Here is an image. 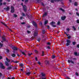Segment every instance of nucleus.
Wrapping results in <instances>:
<instances>
[{"label": "nucleus", "instance_id": "obj_1", "mask_svg": "<svg viewBox=\"0 0 79 79\" xmlns=\"http://www.w3.org/2000/svg\"><path fill=\"white\" fill-rule=\"evenodd\" d=\"M67 43L66 44V46H68L69 44H70V43H71V41L69 40H66Z\"/></svg>", "mask_w": 79, "mask_h": 79}, {"label": "nucleus", "instance_id": "obj_2", "mask_svg": "<svg viewBox=\"0 0 79 79\" xmlns=\"http://www.w3.org/2000/svg\"><path fill=\"white\" fill-rule=\"evenodd\" d=\"M50 24H51V26H52V27H56V25H54L55 24V22H52L50 23Z\"/></svg>", "mask_w": 79, "mask_h": 79}, {"label": "nucleus", "instance_id": "obj_3", "mask_svg": "<svg viewBox=\"0 0 79 79\" xmlns=\"http://www.w3.org/2000/svg\"><path fill=\"white\" fill-rule=\"evenodd\" d=\"M0 65L1 68L2 69H5V66L3 65V64L2 62H0Z\"/></svg>", "mask_w": 79, "mask_h": 79}, {"label": "nucleus", "instance_id": "obj_4", "mask_svg": "<svg viewBox=\"0 0 79 79\" xmlns=\"http://www.w3.org/2000/svg\"><path fill=\"white\" fill-rule=\"evenodd\" d=\"M10 8L11 9V12L12 13H14L15 12V9L13 6H11Z\"/></svg>", "mask_w": 79, "mask_h": 79}, {"label": "nucleus", "instance_id": "obj_5", "mask_svg": "<svg viewBox=\"0 0 79 79\" xmlns=\"http://www.w3.org/2000/svg\"><path fill=\"white\" fill-rule=\"evenodd\" d=\"M23 8V10L24 11H27V7L26 6H24Z\"/></svg>", "mask_w": 79, "mask_h": 79}, {"label": "nucleus", "instance_id": "obj_6", "mask_svg": "<svg viewBox=\"0 0 79 79\" xmlns=\"http://www.w3.org/2000/svg\"><path fill=\"white\" fill-rule=\"evenodd\" d=\"M41 75L42 76L41 77H45V74L43 73H41Z\"/></svg>", "mask_w": 79, "mask_h": 79}, {"label": "nucleus", "instance_id": "obj_7", "mask_svg": "<svg viewBox=\"0 0 79 79\" xmlns=\"http://www.w3.org/2000/svg\"><path fill=\"white\" fill-rule=\"evenodd\" d=\"M61 19L63 21H64L65 19H66V16H62L61 18Z\"/></svg>", "mask_w": 79, "mask_h": 79}, {"label": "nucleus", "instance_id": "obj_8", "mask_svg": "<svg viewBox=\"0 0 79 79\" xmlns=\"http://www.w3.org/2000/svg\"><path fill=\"white\" fill-rule=\"evenodd\" d=\"M10 7H7L6 8H4V9L6 10V11H9V10H10Z\"/></svg>", "mask_w": 79, "mask_h": 79}, {"label": "nucleus", "instance_id": "obj_9", "mask_svg": "<svg viewBox=\"0 0 79 79\" xmlns=\"http://www.w3.org/2000/svg\"><path fill=\"white\" fill-rule=\"evenodd\" d=\"M68 62L69 63H72L73 64H74V62L71 60H68Z\"/></svg>", "mask_w": 79, "mask_h": 79}, {"label": "nucleus", "instance_id": "obj_10", "mask_svg": "<svg viewBox=\"0 0 79 79\" xmlns=\"http://www.w3.org/2000/svg\"><path fill=\"white\" fill-rule=\"evenodd\" d=\"M60 0H51V2L52 3H54L55 2H56V1H60Z\"/></svg>", "mask_w": 79, "mask_h": 79}, {"label": "nucleus", "instance_id": "obj_11", "mask_svg": "<svg viewBox=\"0 0 79 79\" xmlns=\"http://www.w3.org/2000/svg\"><path fill=\"white\" fill-rule=\"evenodd\" d=\"M47 13L45 12L44 13V14L43 15V17H45L46 16H47Z\"/></svg>", "mask_w": 79, "mask_h": 79}, {"label": "nucleus", "instance_id": "obj_12", "mask_svg": "<svg viewBox=\"0 0 79 79\" xmlns=\"http://www.w3.org/2000/svg\"><path fill=\"white\" fill-rule=\"evenodd\" d=\"M48 23V20H45L44 22V25H46Z\"/></svg>", "mask_w": 79, "mask_h": 79}, {"label": "nucleus", "instance_id": "obj_13", "mask_svg": "<svg viewBox=\"0 0 79 79\" xmlns=\"http://www.w3.org/2000/svg\"><path fill=\"white\" fill-rule=\"evenodd\" d=\"M33 24L34 26H37V24H36V23H35V22H33Z\"/></svg>", "mask_w": 79, "mask_h": 79}, {"label": "nucleus", "instance_id": "obj_14", "mask_svg": "<svg viewBox=\"0 0 79 79\" xmlns=\"http://www.w3.org/2000/svg\"><path fill=\"white\" fill-rule=\"evenodd\" d=\"M2 40H3V41H5L6 39H5V36L2 37Z\"/></svg>", "mask_w": 79, "mask_h": 79}, {"label": "nucleus", "instance_id": "obj_15", "mask_svg": "<svg viewBox=\"0 0 79 79\" xmlns=\"http://www.w3.org/2000/svg\"><path fill=\"white\" fill-rule=\"evenodd\" d=\"M5 64L7 65V66H9V64H8V63L7 61H6L5 62Z\"/></svg>", "mask_w": 79, "mask_h": 79}, {"label": "nucleus", "instance_id": "obj_16", "mask_svg": "<svg viewBox=\"0 0 79 79\" xmlns=\"http://www.w3.org/2000/svg\"><path fill=\"white\" fill-rule=\"evenodd\" d=\"M12 62H14V63H19V61H18L17 60L15 61H13Z\"/></svg>", "mask_w": 79, "mask_h": 79}, {"label": "nucleus", "instance_id": "obj_17", "mask_svg": "<svg viewBox=\"0 0 79 79\" xmlns=\"http://www.w3.org/2000/svg\"><path fill=\"white\" fill-rule=\"evenodd\" d=\"M2 1H3V0H0V6L2 5L3 4L1 2Z\"/></svg>", "mask_w": 79, "mask_h": 79}, {"label": "nucleus", "instance_id": "obj_18", "mask_svg": "<svg viewBox=\"0 0 79 79\" xmlns=\"http://www.w3.org/2000/svg\"><path fill=\"white\" fill-rule=\"evenodd\" d=\"M31 74V73L30 72H27L26 73V75H27V76H29V75H30V74Z\"/></svg>", "mask_w": 79, "mask_h": 79}, {"label": "nucleus", "instance_id": "obj_19", "mask_svg": "<svg viewBox=\"0 0 79 79\" xmlns=\"http://www.w3.org/2000/svg\"><path fill=\"white\" fill-rule=\"evenodd\" d=\"M59 10H61V11H63V12H64V10L63 9L61 8H60Z\"/></svg>", "mask_w": 79, "mask_h": 79}, {"label": "nucleus", "instance_id": "obj_20", "mask_svg": "<svg viewBox=\"0 0 79 79\" xmlns=\"http://www.w3.org/2000/svg\"><path fill=\"white\" fill-rule=\"evenodd\" d=\"M13 49L14 50H17V48L14 47L13 48Z\"/></svg>", "mask_w": 79, "mask_h": 79}, {"label": "nucleus", "instance_id": "obj_21", "mask_svg": "<svg viewBox=\"0 0 79 79\" xmlns=\"http://www.w3.org/2000/svg\"><path fill=\"white\" fill-rule=\"evenodd\" d=\"M11 56H12L13 57H15L16 55L15 54H13L12 55H11Z\"/></svg>", "mask_w": 79, "mask_h": 79}, {"label": "nucleus", "instance_id": "obj_22", "mask_svg": "<svg viewBox=\"0 0 79 79\" xmlns=\"http://www.w3.org/2000/svg\"><path fill=\"white\" fill-rule=\"evenodd\" d=\"M74 5L75 6H77V5H78V4H77V2H75L74 3Z\"/></svg>", "mask_w": 79, "mask_h": 79}, {"label": "nucleus", "instance_id": "obj_23", "mask_svg": "<svg viewBox=\"0 0 79 79\" xmlns=\"http://www.w3.org/2000/svg\"><path fill=\"white\" fill-rule=\"evenodd\" d=\"M37 35V33L35 32L34 35V36H36Z\"/></svg>", "mask_w": 79, "mask_h": 79}, {"label": "nucleus", "instance_id": "obj_24", "mask_svg": "<svg viewBox=\"0 0 79 79\" xmlns=\"http://www.w3.org/2000/svg\"><path fill=\"white\" fill-rule=\"evenodd\" d=\"M6 60L7 61H8V62H10V60H9V59H8L7 58H6Z\"/></svg>", "mask_w": 79, "mask_h": 79}, {"label": "nucleus", "instance_id": "obj_25", "mask_svg": "<svg viewBox=\"0 0 79 79\" xmlns=\"http://www.w3.org/2000/svg\"><path fill=\"white\" fill-rule=\"evenodd\" d=\"M74 55H75V56H77V53L76 52H75L74 53Z\"/></svg>", "mask_w": 79, "mask_h": 79}, {"label": "nucleus", "instance_id": "obj_26", "mask_svg": "<svg viewBox=\"0 0 79 79\" xmlns=\"http://www.w3.org/2000/svg\"><path fill=\"white\" fill-rule=\"evenodd\" d=\"M1 23L2 24H3L4 25V26H6V27L7 26H6V24H5V23H3V22H1Z\"/></svg>", "mask_w": 79, "mask_h": 79}, {"label": "nucleus", "instance_id": "obj_27", "mask_svg": "<svg viewBox=\"0 0 79 79\" xmlns=\"http://www.w3.org/2000/svg\"><path fill=\"white\" fill-rule=\"evenodd\" d=\"M73 29L74 30V31H76V28H75V27H74V26H73L72 27Z\"/></svg>", "mask_w": 79, "mask_h": 79}, {"label": "nucleus", "instance_id": "obj_28", "mask_svg": "<svg viewBox=\"0 0 79 79\" xmlns=\"http://www.w3.org/2000/svg\"><path fill=\"white\" fill-rule=\"evenodd\" d=\"M20 66H24V64H20Z\"/></svg>", "mask_w": 79, "mask_h": 79}, {"label": "nucleus", "instance_id": "obj_29", "mask_svg": "<svg viewBox=\"0 0 79 79\" xmlns=\"http://www.w3.org/2000/svg\"><path fill=\"white\" fill-rule=\"evenodd\" d=\"M46 64H48L49 63V62L48 61H45Z\"/></svg>", "mask_w": 79, "mask_h": 79}, {"label": "nucleus", "instance_id": "obj_30", "mask_svg": "<svg viewBox=\"0 0 79 79\" xmlns=\"http://www.w3.org/2000/svg\"><path fill=\"white\" fill-rule=\"evenodd\" d=\"M55 58V56L54 55L52 56V58Z\"/></svg>", "mask_w": 79, "mask_h": 79}, {"label": "nucleus", "instance_id": "obj_31", "mask_svg": "<svg viewBox=\"0 0 79 79\" xmlns=\"http://www.w3.org/2000/svg\"><path fill=\"white\" fill-rule=\"evenodd\" d=\"M44 52L42 51V56H44Z\"/></svg>", "mask_w": 79, "mask_h": 79}, {"label": "nucleus", "instance_id": "obj_32", "mask_svg": "<svg viewBox=\"0 0 79 79\" xmlns=\"http://www.w3.org/2000/svg\"><path fill=\"white\" fill-rule=\"evenodd\" d=\"M14 16L15 17H17V16H18L17 15H16V14H14Z\"/></svg>", "mask_w": 79, "mask_h": 79}, {"label": "nucleus", "instance_id": "obj_33", "mask_svg": "<svg viewBox=\"0 0 79 79\" xmlns=\"http://www.w3.org/2000/svg\"><path fill=\"white\" fill-rule=\"evenodd\" d=\"M6 2H4L3 3V4L4 5H6Z\"/></svg>", "mask_w": 79, "mask_h": 79}, {"label": "nucleus", "instance_id": "obj_34", "mask_svg": "<svg viewBox=\"0 0 79 79\" xmlns=\"http://www.w3.org/2000/svg\"><path fill=\"white\" fill-rule=\"evenodd\" d=\"M40 38H39L38 39V42H40Z\"/></svg>", "mask_w": 79, "mask_h": 79}, {"label": "nucleus", "instance_id": "obj_35", "mask_svg": "<svg viewBox=\"0 0 79 79\" xmlns=\"http://www.w3.org/2000/svg\"><path fill=\"white\" fill-rule=\"evenodd\" d=\"M57 24L58 25H60V22H58L57 23Z\"/></svg>", "mask_w": 79, "mask_h": 79}, {"label": "nucleus", "instance_id": "obj_36", "mask_svg": "<svg viewBox=\"0 0 79 79\" xmlns=\"http://www.w3.org/2000/svg\"><path fill=\"white\" fill-rule=\"evenodd\" d=\"M0 46L1 47H2L3 46V44H1V43H0Z\"/></svg>", "mask_w": 79, "mask_h": 79}, {"label": "nucleus", "instance_id": "obj_37", "mask_svg": "<svg viewBox=\"0 0 79 79\" xmlns=\"http://www.w3.org/2000/svg\"><path fill=\"white\" fill-rule=\"evenodd\" d=\"M66 31H69L70 30L69 28H67V29H66Z\"/></svg>", "mask_w": 79, "mask_h": 79}, {"label": "nucleus", "instance_id": "obj_38", "mask_svg": "<svg viewBox=\"0 0 79 79\" xmlns=\"http://www.w3.org/2000/svg\"><path fill=\"white\" fill-rule=\"evenodd\" d=\"M75 74L77 75V76H78L79 75V74H78V73L76 72V73H75Z\"/></svg>", "mask_w": 79, "mask_h": 79}, {"label": "nucleus", "instance_id": "obj_39", "mask_svg": "<svg viewBox=\"0 0 79 79\" xmlns=\"http://www.w3.org/2000/svg\"><path fill=\"white\" fill-rule=\"evenodd\" d=\"M22 53L23 54V55H26V54H25V53L23 52H22Z\"/></svg>", "mask_w": 79, "mask_h": 79}, {"label": "nucleus", "instance_id": "obj_40", "mask_svg": "<svg viewBox=\"0 0 79 79\" xmlns=\"http://www.w3.org/2000/svg\"><path fill=\"white\" fill-rule=\"evenodd\" d=\"M76 14H77V16H79V13L78 12H77L76 13Z\"/></svg>", "mask_w": 79, "mask_h": 79}, {"label": "nucleus", "instance_id": "obj_41", "mask_svg": "<svg viewBox=\"0 0 79 79\" xmlns=\"http://www.w3.org/2000/svg\"><path fill=\"white\" fill-rule=\"evenodd\" d=\"M32 53L30 54V53H28V56H31V55H32Z\"/></svg>", "mask_w": 79, "mask_h": 79}, {"label": "nucleus", "instance_id": "obj_42", "mask_svg": "<svg viewBox=\"0 0 79 79\" xmlns=\"http://www.w3.org/2000/svg\"><path fill=\"white\" fill-rule=\"evenodd\" d=\"M27 33H28V34H30V33H31V31H27Z\"/></svg>", "mask_w": 79, "mask_h": 79}, {"label": "nucleus", "instance_id": "obj_43", "mask_svg": "<svg viewBox=\"0 0 79 79\" xmlns=\"http://www.w3.org/2000/svg\"><path fill=\"white\" fill-rule=\"evenodd\" d=\"M38 64H39L40 65V62L39 61L38 62Z\"/></svg>", "mask_w": 79, "mask_h": 79}, {"label": "nucleus", "instance_id": "obj_44", "mask_svg": "<svg viewBox=\"0 0 79 79\" xmlns=\"http://www.w3.org/2000/svg\"><path fill=\"white\" fill-rule=\"evenodd\" d=\"M73 45H75V44H76V42H73Z\"/></svg>", "mask_w": 79, "mask_h": 79}, {"label": "nucleus", "instance_id": "obj_45", "mask_svg": "<svg viewBox=\"0 0 79 79\" xmlns=\"http://www.w3.org/2000/svg\"><path fill=\"white\" fill-rule=\"evenodd\" d=\"M2 76V73H0V78Z\"/></svg>", "mask_w": 79, "mask_h": 79}, {"label": "nucleus", "instance_id": "obj_46", "mask_svg": "<svg viewBox=\"0 0 79 79\" xmlns=\"http://www.w3.org/2000/svg\"><path fill=\"white\" fill-rule=\"evenodd\" d=\"M77 23H79V20H77Z\"/></svg>", "mask_w": 79, "mask_h": 79}, {"label": "nucleus", "instance_id": "obj_47", "mask_svg": "<svg viewBox=\"0 0 79 79\" xmlns=\"http://www.w3.org/2000/svg\"><path fill=\"white\" fill-rule=\"evenodd\" d=\"M47 28L48 29H50V26H49L48 25L47 26Z\"/></svg>", "mask_w": 79, "mask_h": 79}, {"label": "nucleus", "instance_id": "obj_48", "mask_svg": "<svg viewBox=\"0 0 79 79\" xmlns=\"http://www.w3.org/2000/svg\"><path fill=\"white\" fill-rule=\"evenodd\" d=\"M64 34H66V35H67V36H68V35H68V34H67V33H66V32H64Z\"/></svg>", "mask_w": 79, "mask_h": 79}, {"label": "nucleus", "instance_id": "obj_49", "mask_svg": "<svg viewBox=\"0 0 79 79\" xmlns=\"http://www.w3.org/2000/svg\"><path fill=\"white\" fill-rule=\"evenodd\" d=\"M68 39H70V38H71V36H68Z\"/></svg>", "mask_w": 79, "mask_h": 79}, {"label": "nucleus", "instance_id": "obj_50", "mask_svg": "<svg viewBox=\"0 0 79 79\" xmlns=\"http://www.w3.org/2000/svg\"><path fill=\"white\" fill-rule=\"evenodd\" d=\"M35 53H38V52L37 51L35 50Z\"/></svg>", "mask_w": 79, "mask_h": 79}, {"label": "nucleus", "instance_id": "obj_51", "mask_svg": "<svg viewBox=\"0 0 79 79\" xmlns=\"http://www.w3.org/2000/svg\"><path fill=\"white\" fill-rule=\"evenodd\" d=\"M41 79H46V78L45 77H41Z\"/></svg>", "mask_w": 79, "mask_h": 79}, {"label": "nucleus", "instance_id": "obj_52", "mask_svg": "<svg viewBox=\"0 0 79 79\" xmlns=\"http://www.w3.org/2000/svg\"><path fill=\"white\" fill-rule=\"evenodd\" d=\"M47 44H48V45H50V43L49 42L47 43Z\"/></svg>", "mask_w": 79, "mask_h": 79}, {"label": "nucleus", "instance_id": "obj_53", "mask_svg": "<svg viewBox=\"0 0 79 79\" xmlns=\"http://www.w3.org/2000/svg\"><path fill=\"white\" fill-rule=\"evenodd\" d=\"M66 78L67 79H71L70 78H69V77H66Z\"/></svg>", "mask_w": 79, "mask_h": 79}, {"label": "nucleus", "instance_id": "obj_54", "mask_svg": "<svg viewBox=\"0 0 79 79\" xmlns=\"http://www.w3.org/2000/svg\"><path fill=\"white\" fill-rule=\"evenodd\" d=\"M35 60L36 61H37V57H35Z\"/></svg>", "mask_w": 79, "mask_h": 79}, {"label": "nucleus", "instance_id": "obj_55", "mask_svg": "<svg viewBox=\"0 0 79 79\" xmlns=\"http://www.w3.org/2000/svg\"><path fill=\"white\" fill-rule=\"evenodd\" d=\"M47 48H48L49 49H50V47H49V46L47 47Z\"/></svg>", "mask_w": 79, "mask_h": 79}, {"label": "nucleus", "instance_id": "obj_56", "mask_svg": "<svg viewBox=\"0 0 79 79\" xmlns=\"http://www.w3.org/2000/svg\"><path fill=\"white\" fill-rule=\"evenodd\" d=\"M22 24H25V23L24 22H23L21 23Z\"/></svg>", "mask_w": 79, "mask_h": 79}, {"label": "nucleus", "instance_id": "obj_57", "mask_svg": "<svg viewBox=\"0 0 79 79\" xmlns=\"http://www.w3.org/2000/svg\"><path fill=\"white\" fill-rule=\"evenodd\" d=\"M11 67H9L8 68V69H11Z\"/></svg>", "mask_w": 79, "mask_h": 79}, {"label": "nucleus", "instance_id": "obj_58", "mask_svg": "<svg viewBox=\"0 0 79 79\" xmlns=\"http://www.w3.org/2000/svg\"><path fill=\"white\" fill-rule=\"evenodd\" d=\"M0 60L2 59V56H0Z\"/></svg>", "mask_w": 79, "mask_h": 79}, {"label": "nucleus", "instance_id": "obj_59", "mask_svg": "<svg viewBox=\"0 0 79 79\" xmlns=\"http://www.w3.org/2000/svg\"><path fill=\"white\" fill-rule=\"evenodd\" d=\"M43 34H45V31H43Z\"/></svg>", "mask_w": 79, "mask_h": 79}, {"label": "nucleus", "instance_id": "obj_60", "mask_svg": "<svg viewBox=\"0 0 79 79\" xmlns=\"http://www.w3.org/2000/svg\"><path fill=\"white\" fill-rule=\"evenodd\" d=\"M23 18V17H20V19H22Z\"/></svg>", "mask_w": 79, "mask_h": 79}, {"label": "nucleus", "instance_id": "obj_61", "mask_svg": "<svg viewBox=\"0 0 79 79\" xmlns=\"http://www.w3.org/2000/svg\"><path fill=\"white\" fill-rule=\"evenodd\" d=\"M7 52H9V50L7 49Z\"/></svg>", "mask_w": 79, "mask_h": 79}, {"label": "nucleus", "instance_id": "obj_62", "mask_svg": "<svg viewBox=\"0 0 79 79\" xmlns=\"http://www.w3.org/2000/svg\"><path fill=\"white\" fill-rule=\"evenodd\" d=\"M22 15L23 16H24V14L23 13H22Z\"/></svg>", "mask_w": 79, "mask_h": 79}, {"label": "nucleus", "instance_id": "obj_63", "mask_svg": "<svg viewBox=\"0 0 79 79\" xmlns=\"http://www.w3.org/2000/svg\"><path fill=\"white\" fill-rule=\"evenodd\" d=\"M77 47L78 48H79V45H77Z\"/></svg>", "mask_w": 79, "mask_h": 79}, {"label": "nucleus", "instance_id": "obj_64", "mask_svg": "<svg viewBox=\"0 0 79 79\" xmlns=\"http://www.w3.org/2000/svg\"><path fill=\"white\" fill-rule=\"evenodd\" d=\"M11 79H15V77H12V78H11Z\"/></svg>", "mask_w": 79, "mask_h": 79}]
</instances>
